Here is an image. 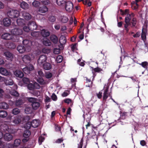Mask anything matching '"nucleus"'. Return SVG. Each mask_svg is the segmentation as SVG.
<instances>
[{"instance_id":"1","label":"nucleus","mask_w":148,"mask_h":148,"mask_svg":"<svg viewBox=\"0 0 148 148\" xmlns=\"http://www.w3.org/2000/svg\"><path fill=\"white\" fill-rule=\"evenodd\" d=\"M135 14L132 12L127 15L125 18V23L124 24V29L127 33H128L129 30V26L131 27H135L137 23V19L135 17Z\"/></svg>"},{"instance_id":"35","label":"nucleus","mask_w":148,"mask_h":148,"mask_svg":"<svg viewBox=\"0 0 148 148\" xmlns=\"http://www.w3.org/2000/svg\"><path fill=\"white\" fill-rule=\"evenodd\" d=\"M7 115V112L5 110L0 111V117L3 118H5Z\"/></svg>"},{"instance_id":"46","label":"nucleus","mask_w":148,"mask_h":148,"mask_svg":"<svg viewBox=\"0 0 148 148\" xmlns=\"http://www.w3.org/2000/svg\"><path fill=\"white\" fill-rule=\"evenodd\" d=\"M63 59V57L61 55H58L56 58V61L58 63L61 62Z\"/></svg>"},{"instance_id":"13","label":"nucleus","mask_w":148,"mask_h":148,"mask_svg":"<svg viewBox=\"0 0 148 148\" xmlns=\"http://www.w3.org/2000/svg\"><path fill=\"white\" fill-rule=\"evenodd\" d=\"M23 62L25 64H29L31 60L30 56L29 55H25L22 58Z\"/></svg>"},{"instance_id":"17","label":"nucleus","mask_w":148,"mask_h":148,"mask_svg":"<svg viewBox=\"0 0 148 148\" xmlns=\"http://www.w3.org/2000/svg\"><path fill=\"white\" fill-rule=\"evenodd\" d=\"M12 36L10 33H4L2 36V38L5 40H10L12 39Z\"/></svg>"},{"instance_id":"58","label":"nucleus","mask_w":148,"mask_h":148,"mask_svg":"<svg viewBox=\"0 0 148 148\" xmlns=\"http://www.w3.org/2000/svg\"><path fill=\"white\" fill-rule=\"evenodd\" d=\"M52 76V74L50 72H48L46 74L45 77L49 79L51 78Z\"/></svg>"},{"instance_id":"27","label":"nucleus","mask_w":148,"mask_h":148,"mask_svg":"<svg viewBox=\"0 0 148 148\" xmlns=\"http://www.w3.org/2000/svg\"><path fill=\"white\" fill-rule=\"evenodd\" d=\"M31 124L32 127L35 128L37 127L38 126L39 123L37 120H34L31 122Z\"/></svg>"},{"instance_id":"5","label":"nucleus","mask_w":148,"mask_h":148,"mask_svg":"<svg viewBox=\"0 0 148 148\" xmlns=\"http://www.w3.org/2000/svg\"><path fill=\"white\" fill-rule=\"evenodd\" d=\"M64 6L65 10L68 12H71L73 9V3L70 1H67Z\"/></svg>"},{"instance_id":"38","label":"nucleus","mask_w":148,"mask_h":148,"mask_svg":"<svg viewBox=\"0 0 148 148\" xmlns=\"http://www.w3.org/2000/svg\"><path fill=\"white\" fill-rule=\"evenodd\" d=\"M12 123L15 124H18L21 122V120L18 117H16L11 121Z\"/></svg>"},{"instance_id":"28","label":"nucleus","mask_w":148,"mask_h":148,"mask_svg":"<svg viewBox=\"0 0 148 148\" xmlns=\"http://www.w3.org/2000/svg\"><path fill=\"white\" fill-rule=\"evenodd\" d=\"M16 22L18 25L19 26H22L25 24L24 20L22 18H18L16 21Z\"/></svg>"},{"instance_id":"24","label":"nucleus","mask_w":148,"mask_h":148,"mask_svg":"<svg viewBox=\"0 0 148 148\" xmlns=\"http://www.w3.org/2000/svg\"><path fill=\"white\" fill-rule=\"evenodd\" d=\"M48 11V8L45 5L40 7L39 8L38 11L41 13H44Z\"/></svg>"},{"instance_id":"12","label":"nucleus","mask_w":148,"mask_h":148,"mask_svg":"<svg viewBox=\"0 0 148 148\" xmlns=\"http://www.w3.org/2000/svg\"><path fill=\"white\" fill-rule=\"evenodd\" d=\"M108 87H107L104 90L103 93V100L104 101H106V99L108 98V97L110 95V94L108 92Z\"/></svg>"},{"instance_id":"34","label":"nucleus","mask_w":148,"mask_h":148,"mask_svg":"<svg viewBox=\"0 0 148 148\" xmlns=\"http://www.w3.org/2000/svg\"><path fill=\"white\" fill-rule=\"evenodd\" d=\"M31 36L37 38L40 35V32H34L31 33Z\"/></svg>"},{"instance_id":"3","label":"nucleus","mask_w":148,"mask_h":148,"mask_svg":"<svg viewBox=\"0 0 148 148\" xmlns=\"http://www.w3.org/2000/svg\"><path fill=\"white\" fill-rule=\"evenodd\" d=\"M7 14L8 16L12 19L17 18L19 15V12L16 10H11L8 11Z\"/></svg>"},{"instance_id":"43","label":"nucleus","mask_w":148,"mask_h":148,"mask_svg":"<svg viewBox=\"0 0 148 148\" xmlns=\"http://www.w3.org/2000/svg\"><path fill=\"white\" fill-rule=\"evenodd\" d=\"M20 110L17 108H14L12 110V113L14 115L18 114L20 113Z\"/></svg>"},{"instance_id":"23","label":"nucleus","mask_w":148,"mask_h":148,"mask_svg":"<svg viewBox=\"0 0 148 148\" xmlns=\"http://www.w3.org/2000/svg\"><path fill=\"white\" fill-rule=\"evenodd\" d=\"M146 30L144 28H143L141 34V38L144 41V42L146 40Z\"/></svg>"},{"instance_id":"20","label":"nucleus","mask_w":148,"mask_h":148,"mask_svg":"<svg viewBox=\"0 0 148 148\" xmlns=\"http://www.w3.org/2000/svg\"><path fill=\"white\" fill-rule=\"evenodd\" d=\"M4 139L7 141H10L12 140L13 138L12 135L8 133H6L4 134Z\"/></svg>"},{"instance_id":"62","label":"nucleus","mask_w":148,"mask_h":148,"mask_svg":"<svg viewBox=\"0 0 148 148\" xmlns=\"http://www.w3.org/2000/svg\"><path fill=\"white\" fill-rule=\"evenodd\" d=\"M53 53L54 54H59L60 53V49L56 48L54 49L53 50Z\"/></svg>"},{"instance_id":"11","label":"nucleus","mask_w":148,"mask_h":148,"mask_svg":"<svg viewBox=\"0 0 148 148\" xmlns=\"http://www.w3.org/2000/svg\"><path fill=\"white\" fill-rule=\"evenodd\" d=\"M29 28L30 30L32 31L36 30L37 28V26L36 23L34 21H30L29 22Z\"/></svg>"},{"instance_id":"41","label":"nucleus","mask_w":148,"mask_h":148,"mask_svg":"<svg viewBox=\"0 0 148 148\" xmlns=\"http://www.w3.org/2000/svg\"><path fill=\"white\" fill-rule=\"evenodd\" d=\"M30 134V131L29 130H26L24 132L23 135L24 137H29Z\"/></svg>"},{"instance_id":"26","label":"nucleus","mask_w":148,"mask_h":148,"mask_svg":"<svg viewBox=\"0 0 148 148\" xmlns=\"http://www.w3.org/2000/svg\"><path fill=\"white\" fill-rule=\"evenodd\" d=\"M51 64L49 63L46 62L43 65V68L46 70H49L51 69Z\"/></svg>"},{"instance_id":"55","label":"nucleus","mask_w":148,"mask_h":148,"mask_svg":"<svg viewBox=\"0 0 148 148\" xmlns=\"http://www.w3.org/2000/svg\"><path fill=\"white\" fill-rule=\"evenodd\" d=\"M33 5L36 7L40 5V3L37 1H34L32 3Z\"/></svg>"},{"instance_id":"9","label":"nucleus","mask_w":148,"mask_h":148,"mask_svg":"<svg viewBox=\"0 0 148 148\" xmlns=\"http://www.w3.org/2000/svg\"><path fill=\"white\" fill-rule=\"evenodd\" d=\"M34 69V67L32 65L30 64L28 66L23 68V71L26 74H28L30 73L31 71Z\"/></svg>"},{"instance_id":"14","label":"nucleus","mask_w":148,"mask_h":148,"mask_svg":"<svg viewBox=\"0 0 148 148\" xmlns=\"http://www.w3.org/2000/svg\"><path fill=\"white\" fill-rule=\"evenodd\" d=\"M47 60V56L46 55H42L40 56L38 60V63L40 64H42L45 62Z\"/></svg>"},{"instance_id":"40","label":"nucleus","mask_w":148,"mask_h":148,"mask_svg":"<svg viewBox=\"0 0 148 148\" xmlns=\"http://www.w3.org/2000/svg\"><path fill=\"white\" fill-rule=\"evenodd\" d=\"M120 118L121 119H124L125 118L126 116H127V112H122L121 111H120Z\"/></svg>"},{"instance_id":"4","label":"nucleus","mask_w":148,"mask_h":148,"mask_svg":"<svg viewBox=\"0 0 148 148\" xmlns=\"http://www.w3.org/2000/svg\"><path fill=\"white\" fill-rule=\"evenodd\" d=\"M11 33L15 36H20L22 35L23 31L22 29L19 28H15L12 29L11 31Z\"/></svg>"},{"instance_id":"8","label":"nucleus","mask_w":148,"mask_h":148,"mask_svg":"<svg viewBox=\"0 0 148 148\" xmlns=\"http://www.w3.org/2000/svg\"><path fill=\"white\" fill-rule=\"evenodd\" d=\"M0 130L3 133H8L10 132V129L9 128L8 126L5 124H2L1 125H0Z\"/></svg>"},{"instance_id":"33","label":"nucleus","mask_w":148,"mask_h":148,"mask_svg":"<svg viewBox=\"0 0 148 148\" xmlns=\"http://www.w3.org/2000/svg\"><path fill=\"white\" fill-rule=\"evenodd\" d=\"M66 38L65 36L60 37L59 39V42L60 44L63 45L66 42Z\"/></svg>"},{"instance_id":"7","label":"nucleus","mask_w":148,"mask_h":148,"mask_svg":"<svg viewBox=\"0 0 148 148\" xmlns=\"http://www.w3.org/2000/svg\"><path fill=\"white\" fill-rule=\"evenodd\" d=\"M23 43L27 49L28 51H30L31 49V46L32 45V42L28 40H24L23 41Z\"/></svg>"},{"instance_id":"25","label":"nucleus","mask_w":148,"mask_h":148,"mask_svg":"<svg viewBox=\"0 0 148 148\" xmlns=\"http://www.w3.org/2000/svg\"><path fill=\"white\" fill-rule=\"evenodd\" d=\"M50 38L51 41L54 43L56 44L58 42V38L55 35H51Z\"/></svg>"},{"instance_id":"32","label":"nucleus","mask_w":148,"mask_h":148,"mask_svg":"<svg viewBox=\"0 0 148 148\" xmlns=\"http://www.w3.org/2000/svg\"><path fill=\"white\" fill-rule=\"evenodd\" d=\"M9 107L8 105L6 103L2 102L0 103V108L5 109H7Z\"/></svg>"},{"instance_id":"52","label":"nucleus","mask_w":148,"mask_h":148,"mask_svg":"<svg viewBox=\"0 0 148 148\" xmlns=\"http://www.w3.org/2000/svg\"><path fill=\"white\" fill-rule=\"evenodd\" d=\"M70 91L68 90H66L62 94V96L63 97H66L69 94Z\"/></svg>"},{"instance_id":"6","label":"nucleus","mask_w":148,"mask_h":148,"mask_svg":"<svg viewBox=\"0 0 148 148\" xmlns=\"http://www.w3.org/2000/svg\"><path fill=\"white\" fill-rule=\"evenodd\" d=\"M27 87L29 90H33L35 89H39L40 87V85L38 83L35 82L34 84H28L27 86Z\"/></svg>"},{"instance_id":"36","label":"nucleus","mask_w":148,"mask_h":148,"mask_svg":"<svg viewBox=\"0 0 148 148\" xmlns=\"http://www.w3.org/2000/svg\"><path fill=\"white\" fill-rule=\"evenodd\" d=\"M23 101L22 99H19L16 100L15 102V104L17 106H20L23 103Z\"/></svg>"},{"instance_id":"18","label":"nucleus","mask_w":148,"mask_h":148,"mask_svg":"<svg viewBox=\"0 0 148 148\" xmlns=\"http://www.w3.org/2000/svg\"><path fill=\"white\" fill-rule=\"evenodd\" d=\"M4 54L8 60H12V59L13 58V54L9 51L5 52Z\"/></svg>"},{"instance_id":"21","label":"nucleus","mask_w":148,"mask_h":148,"mask_svg":"<svg viewBox=\"0 0 148 148\" xmlns=\"http://www.w3.org/2000/svg\"><path fill=\"white\" fill-rule=\"evenodd\" d=\"M3 23L5 26L8 27L10 26L11 24V20L9 18H6L3 20Z\"/></svg>"},{"instance_id":"30","label":"nucleus","mask_w":148,"mask_h":148,"mask_svg":"<svg viewBox=\"0 0 148 148\" xmlns=\"http://www.w3.org/2000/svg\"><path fill=\"white\" fill-rule=\"evenodd\" d=\"M6 45L8 48L10 49H14L16 47L14 43L11 42H8Z\"/></svg>"},{"instance_id":"64","label":"nucleus","mask_w":148,"mask_h":148,"mask_svg":"<svg viewBox=\"0 0 148 148\" xmlns=\"http://www.w3.org/2000/svg\"><path fill=\"white\" fill-rule=\"evenodd\" d=\"M102 92H99L98 93H97L96 95L98 98L99 99H101L102 97Z\"/></svg>"},{"instance_id":"59","label":"nucleus","mask_w":148,"mask_h":148,"mask_svg":"<svg viewBox=\"0 0 148 148\" xmlns=\"http://www.w3.org/2000/svg\"><path fill=\"white\" fill-rule=\"evenodd\" d=\"M37 82L41 85L44 84V80L42 78H40L37 80Z\"/></svg>"},{"instance_id":"2","label":"nucleus","mask_w":148,"mask_h":148,"mask_svg":"<svg viewBox=\"0 0 148 148\" xmlns=\"http://www.w3.org/2000/svg\"><path fill=\"white\" fill-rule=\"evenodd\" d=\"M28 101L32 103V108L34 110H37L39 107L40 104L37 98L33 97H29L27 98Z\"/></svg>"},{"instance_id":"60","label":"nucleus","mask_w":148,"mask_h":148,"mask_svg":"<svg viewBox=\"0 0 148 148\" xmlns=\"http://www.w3.org/2000/svg\"><path fill=\"white\" fill-rule=\"evenodd\" d=\"M83 139H82L80 142L79 144H78V147L77 148H82L83 146Z\"/></svg>"},{"instance_id":"57","label":"nucleus","mask_w":148,"mask_h":148,"mask_svg":"<svg viewBox=\"0 0 148 148\" xmlns=\"http://www.w3.org/2000/svg\"><path fill=\"white\" fill-rule=\"evenodd\" d=\"M44 140V137L42 136H40L38 138V142L40 145H41L42 142H43Z\"/></svg>"},{"instance_id":"61","label":"nucleus","mask_w":148,"mask_h":148,"mask_svg":"<svg viewBox=\"0 0 148 148\" xmlns=\"http://www.w3.org/2000/svg\"><path fill=\"white\" fill-rule=\"evenodd\" d=\"M43 43L45 45L47 46H50L51 45V42L48 41V40L44 41Z\"/></svg>"},{"instance_id":"45","label":"nucleus","mask_w":148,"mask_h":148,"mask_svg":"<svg viewBox=\"0 0 148 148\" xmlns=\"http://www.w3.org/2000/svg\"><path fill=\"white\" fill-rule=\"evenodd\" d=\"M10 93L12 95L15 97H18L19 95L18 92L15 90L10 91Z\"/></svg>"},{"instance_id":"42","label":"nucleus","mask_w":148,"mask_h":148,"mask_svg":"<svg viewBox=\"0 0 148 148\" xmlns=\"http://www.w3.org/2000/svg\"><path fill=\"white\" fill-rule=\"evenodd\" d=\"M21 140L19 139H16L14 140V146L18 147L21 143Z\"/></svg>"},{"instance_id":"39","label":"nucleus","mask_w":148,"mask_h":148,"mask_svg":"<svg viewBox=\"0 0 148 148\" xmlns=\"http://www.w3.org/2000/svg\"><path fill=\"white\" fill-rule=\"evenodd\" d=\"M139 64L145 69H147L148 66V63L146 61L142 62L141 63H140Z\"/></svg>"},{"instance_id":"37","label":"nucleus","mask_w":148,"mask_h":148,"mask_svg":"<svg viewBox=\"0 0 148 148\" xmlns=\"http://www.w3.org/2000/svg\"><path fill=\"white\" fill-rule=\"evenodd\" d=\"M25 112L26 114L31 113L32 112V108L29 106L26 107L25 109Z\"/></svg>"},{"instance_id":"56","label":"nucleus","mask_w":148,"mask_h":148,"mask_svg":"<svg viewBox=\"0 0 148 148\" xmlns=\"http://www.w3.org/2000/svg\"><path fill=\"white\" fill-rule=\"evenodd\" d=\"M23 81L25 84H28L29 82V78L27 77H24L23 79Z\"/></svg>"},{"instance_id":"51","label":"nucleus","mask_w":148,"mask_h":148,"mask_svg":"<svg viewBox=\"0 0 148 148\" xmlns=\"http://www.w3.org/2000/svg\"><path fill=\"white\" fill-rule=\"evenodd\" d=\"M49 19L50 22H53L56 21V18L55 16H51L49 17Z\"/></svg>"},{"instance_id":"63","label":"nucleus","mask_w":148,"mask_h":148,"mask_svg":"<svg viewBox=\"0 0 148 148\" xmlns=\"http://www.w3.org/2000/svg\"><path fill=\"white\" fill-rule=\"evenodd\" d=\"M51 98L54 101H56L57 99V97L54 93L52 94L51 96Z\"/></svg>"},{"instance_id":"48","label":"nucleus","mask_w":148,"mask_h":148,"mask_svg":"<svg viewBox=\"0 0 148 148\" xmlns=\"http://www.w3.org/2000/svg\"><path fill=\"white\" fill-rule=\"evenodd\" d=\"M14 82L12 79H10L5 82V84L7 85H12L14 84Z\"/></svg>"},{"instance_id":"44","label":"nucleus","mask_w":148,"mask_h":148,"mask_svg":"<svg viewBox=\"0 0 148 148\" xmlns=\"http://www.w3.org/2000/svg\"><path fill=\"white\" fill-rule=\"evenodd\" d=\"M68 18L65 16H62L61 19V21L63 23H66L68 21Z\"/></svg>"},{"instance_id":"53","label":"nucleus","mask_w":148,"mask_h":148,"mask_svg":"<svg viewBox=\"0 0 148 148\" xmlns=\"http://www.w3.org/2000/svg\"><path fill=\"white\" fill-rule=\"evenodd\" d=\"M64 102L67 104H69L70 103H71L72 102V100L69 98H66L64 99Z\"/></svg>"},{"instance_id":"10","label":"nucleus","mask_w":148,"mask_h":148,"mask_svg":"<svg viewBox=\"0 0 148 148\" xmlns=\"http://www.w3.org/2000/svg\"><path fill=\"white\" fill-rule=\"evenodd\" d=\"M0 73L5 76H11V73L8 71L6 69L3 68H0Z\"/></svg>"},{"instance_id":"16","label":"nucleus","mask_w":148,"mask_h":148,"mask_svg":"<svg viewBox=\"0 0 148 148\" xmlns=\"http://www.w3.org/2000/svg\"><path fill=\"white\" fill-rule=\"evenodd\" d=\"M22 15L23 18L26 20H29L31 18L32 16L31 14L26 12H23Z\"/></svg>"},{"instance_id":"22","label":"nucleus","mask_w":148,"mask_h":148,"mask_svg":"<svg viewBox=\"0 0 148 148\" xmlns=\"http://www.w3.org/2000/svg\"><path fill=\"white\" fill-rule=\"evenodd\" d=\"M40 34L44 37L49 36L50 35L49 32L47 30L42 29L40 32Z\"/></svg>"},{"instance_id":"31","label":"nucleus","mask_w":148,"mask_h":148,"mask_svg":"<svg viewBox=\"0 0 148 148\" xmlns=\"http://www.w3.org/2000/svg\"><path fill=\"white\" fill-rule=\"evenodd\" d=\"M20 7L24 9H27L28 8V4L24 1H22L21 3Z\"/></svg>"},{"instance_id":"47","label":"nucleus","mask_w":148,"mask_h":148,"mask_svg":"<svg viewBox=\"0 0 148 148\" xmlns=\"http://www.w3.org/2000/svg\"><path fill=\"white\" fill-rule=\"evenodd\" d=\"M91 68L92 69V71L94 70L95 72L99 73V72L103 71V69H102L98 67H97L95 68H94L92 67H91Z\"/></svg>"},{"instance_id":"15","label":"nucleus","mask_w":148,"mask_h":148,"mask_svg":"<svg viewBox=\"0 0 148 148\" xmlns=\"http://www.w3.org/2000/svg\"><path fill=\"white\" fill-rule=\"evenodd\" d=\"M17 49L21 53H23L25 51H29L24 46L22 45H18L17 47Z\"/></svg>"},{"instance_id":"54","label":"nucleus","mask_w":148,"mask_h":148,"mask_svg":"<svg viewBox=\"0 0 148 148\" xmlns=\"http://www.w3.org/2000/svg\"><path fill=\"white\" fill-rule=\"evenodd\" d=\"M24 31L25 32H28L30 30V28H29V24L28 23V26H25L23 28Z\"/></svg>"},{"instance_id":"29","label":"nucleus","mask_w":148,"mask_h":148,"mask_svg":"<svg viewBox=\"0 0 148 148\" xmlns=\"http://www.w3.org/2000/svg\"><path fill=\"white\" fill-rule=\"evenodd\" d=\"M56 2L58 5L60 6H64L66 2V0H56Z\"/></svg>"},{"instance_id":"49","label":"nucleus","mask_w":148,"mask_h":148,"mask_svg":"<svg viewBox=\"0 0 148 148\" xmlns=\"http://www.w3.org/2000/svg\"><path fill=\"white\" fill-rule=\"evenodd\" d=\"M40 1L42 4L45 5L49 4L50 3L49 0H40Z\"/></svg>"},{"instance_id":"50","label":"nucleus","mask_w":148,"mask_h":148,"mask_svg":"<svg viewBox=\"0 0 148 148\" xmlns=\"http://www.w3.org/2000/svg\"><path fill=\"white\" fill-rule=\"evenodd\" d=\"M77 43H75L71 45V50L73 52L77 49L76 47Z\"/></svg>"},{"instance_id":"19","label":"nucleus","mask_w":148,"mask_h":148,"mask_svg":"<svg viewBox=\"0 0 148 148\" xmlns=\"http://www.w3.org/2000/svg\"><path fill=\"white\" fill-rule=\"evenodd\" d=\"M14 74L16 77L21 78L24 76V74L23 72L21 71L16 70L14 72Z\"/></svg>"}]
</instances>
